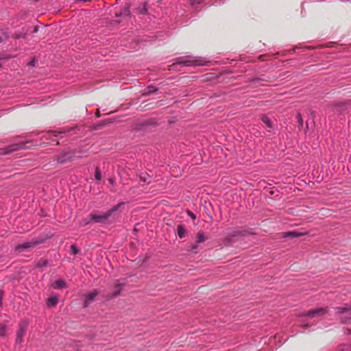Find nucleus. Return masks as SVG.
Wrapping results in <instances>:
<instances>
[{
	"mask_svg": "<svg viewBox=\"0 0 351 351\" xmlns=\"http://www.w3.org/2000/svg\"><path fill=\"white\" fill-rule=\"evenodd\" d=\"M7 332V326L5 324L0 323V336L5 337Z\"/></svg>",
	"mask_w": 351,
	"mask_h": 351,
	"instance_id": "nucleus-17",
	"label": "nucleus"
},
{
	"mask_svg": "<svg viewBox=\"0 0 351 351\" xmlns=\"http://www.w3.org/2000/svg\"><path fill=\"white\" fill-rule=\"evenodd\" d=\"M34 64H35V62H34V60H32V61H30V62H29V64H30L31 66H34Z\"/></svg>",
	"mask_w": 351,
	"mask_h": 351,
	"instance_id": "nucleus-33",
	"label": "nucleus"
},
{
	"mask_svg": "<svg viewBox=\"0 0 351 351\" xmlns=\"http://www.w3.org/2000/svg\"><path fill=\"white\" fill-rule=\"evenodd\" d=\"M80 156H75V151H68L62 153L60 155H59L57 157V162L60 164H64L67 162L71 161L77 158H79Z\"/></svg>",
	"mask_w": 351,
	"mask_h": 351,
	"instance_id": "nucleus-4",
	"label": "nucleus"
},
{
	"mask_svg": "<svg viewBox=\"0 0 351 351\" xmlns=\"http://www.w3.org/2000/svg\"><path fill=\"white\" fill-rule=\"evenodd\" d=\"M40 243H42V241H32L24 242L21 244L16 245L15 247V251L16 252L21 253L23 252L25 250L34 247L36 245Z\"/></svg>",
	"mask_w": 351,
	"mask_h": 351,
	"instance_id": "nucleus-5",
	"label": "nucleus"
},
{
	"mask_svg": "<svg viewBox=\"0 0 351 351\" xmlns=\"http://www.w3.org/2000/svg\"><path fill=\"white\" fill-rule=\"evenodd\" d=\"M92 217H93V214L87 216L86 217H85L80 222V226H86L88 224H90V223H94L93 219Z\"/></svg>",
	"mask_w": 351,
	"mask_h": 351,
	"instance_id": "nucleus-10",
	"label": "nucleus"
},
{
	"mask_svg": "<svg viewBox=\"0 0 351 351\" xmlns=\"http://www.w3.org/2000/svg\"><path fill=\"white\" fill-rule=\"evenodd\" d=\"M99 113H100V111H99V110H98L97 112H96V115L97 117H99Z\"/></svg>",
	"mask_w": 351,
	"mask_h": 351,
	"instance_id": "nucleus-35",
	"label": "nucleus"
},
{
	"mask_svg": "<svg viewBox=\"0 0 351 351\" xmlns=\"http://www.w3.org/2000/svg\"><path fill=\"white\" fill-rule=\"evenodd\" d=\"M187 213H188V215H189L192 219H195V214H194L193 212L188 210V211H187Z\"/></svg>",
	"mask_w": 351,
	"mask_h": 351,
	"instance_id": "nucleus-29",
	"label": "nucleus"
},
{
	"mask_svg": "<svg viewBox=\"0 0 351 351\" xmlns=\"http://www.w3.org/2000/svg\"><path fill=\"white\" fill-rule=\"evenodd\" d=\"M28 322L27 320H22L19 324V330L16 333L15 342L20 344L23 342V337L26 333Z\"/></svg>",
	"mask_w": 351,
	"mask_h": 351,
	"instance_id": "nucleus-3",
	"label": "nucleus"
},
{
	"mask_svg": "<svg viewBox=\"0 0 351 351\" xmlns=\"http://www.w3.org/2000/svg\"><path fill=\"white\" fill-rule=\"evenodd\" d=\"M177 63L183 66H201L204 64V60L202 58L193 56H183L177 58Z\"/></svg>",
	"mask_w": 351,
	"mask_h": 351,
	"instance_id": "nucleus-1",
	"label": "nucleus"
},
{
	"mask_svg": "<svg viewBox=\"0 0 351 351\" xmlns=\"http://www.w3.org/2000/svg\"><path fill=\"white\" fill-rule=\"evenodd\" d=\"M346 310H347L346 308H339V312H340V313H343V312H344V311H346Z\"/></svg>",
	"mask_w": 351,
	"mask_h": 351,
	"instance_id": "nucleus-32",
	"label": "nucleus"
},
{
	"mask_svg": "<svg viewBox=\"0 0 351 351\" xmlns=\"http://www.w3.org/2000/svg\"><path fill=\"white\" fill-rule=\"evenodd\" d=\"M301 234L298 232H296V231H290V232H285L284 234H283V237L287 238V237H298Z\"/></svg>",
	"mask_w": 351,
	"mask_h": 351,
	"instance_id": "nucleus-15",
	"label": "nucleus"
},
{
	"mask_svg": "<svg viewBox=\"0 0 351 351\" xmlns=\"http://www.w3.org/2000/svg\"><path fill=\"white\" fill-rule=\"evenodd\" d=\"M311 325H312V324H310L309 322H306V324H304L302 326V327L307 328L310 327Z\"/></svg>",
	"mask_w": 351,
	"mask_h": 351,
	"instance_id": "nucleus-30",
	"label": "nucleus"
},
{
	"mask_svg": "<svg viewBox=\"0 0 351 351\" xmlns=\"http://www.w3.org/2000/svg\"><path fill=\"white\" fill-rule=\"evenodd\" d=\"M141 179L143 180L144 182H149L151 181V178L149 176L147 177H143L141 176Z\"/></svg>",
	"mask_w": 351,
	"mask_h": 351,
	"instance_id": "nucleus-27",
	"label": "nucleus"
},
{
	"mask_svg": "<svg viewBox=\"0 0 351 351\" xmlns=\"http://www.w3.org/2000/svg\"><path fill=\"white\" fill-rule=\"evenodd\" d=\"M83 1H86L87 0H82Z\"/></svg>",
	"mask_w": 351,
	"mask_h": 351,
	"instance_id": "nucleus-37",
	"label": "nucleus"
},
{
	"mask_svg": "<svg viewBox=\"0 0 351 351\" xmlns=\"http://www.w3.org/2000/svg\"><path fill=\"white\" fill-rule=\"evenodd\" d=\"M25 148H27V146H26V143H25L12 144L8 148V150L5 153L8 154L12 152H15Z\"/></svg>",
	"mask_w": 351,
	"mask_h": 351,
	"instance_id": "nucleus-8",
	"label": "nucleus"
},
{
	"mask_svg": "<svg viewBox=\"0 0 351 351\" xmlns=\"http://www.w3.org/2000/svg\"><path fill=\"white\" fill-rule=\"evenodd\" d=\"M71 251L73 254H77L78 253V249L75 245H71Z\"/></svg>",
	"mask_w": 351,
	"mask_h": 351,
	"instance_id": "nucleus-23",
	"label": "nucleus"
},
{
	"mask_svg": "<svg viewBox=\"0 0 351 351\" xmlns=\"http://www.w3.org/2000/svg\"><path fill=\"white\" fill-rule=\"evenodd\" d=\"M95 178L98 181L101 180V175L98 169H96V170L95 171Z\"/></svg>",
	"mask_w": 351,
	"mask_h": 351,
	"instance_id": "nucleus-21",
	"label": "nucleus"
},
{
	"mask_svg": "<svg viewBox=\"0 0 351 351\" xmlns=\"http://www.w3.org/2000/svg\"><path fill=\"white\" fill-rule=\"evenodd\" d=\"M130 14V5H125L119 13H116L115 16L117 17L121 16H128Z\"/></svg>",
	"mask_w": 351,
	"mask_h": 351,
	"instance_id": "nucleus-9",
	"label": "nucleus"
},
{
	"mask_svg": "<svg viewBox=\"0 0 351 351\" xmlns=\"http://www.w3.org/2000/svg\"><path fill=\"white\" fill-rule=\"evenodd\" d=\"M261 120H262L263 123H264L265 124L266 127L269 130H271L272 128L271 122L269 118L267 116L263 115L262 117H261Z\"/></svg>",
	"mask_w": 351,
	"mask_h": 351,
	"instance_id": "nucleus-12",
	"label": "nucleus"
},
{
	"mask_svg": "<svg viewBox=\"0 0 351 351\" xmlns=\"http://www.w3.org/2000/svg\"><path fill=\"white\" fill-rule=\"evenodd\" d=\"M123 204H119L117 206H114L112 207L110 210H108L107 213H103V214H99V213H94L93 214V219L94 223H105L109 217L112 215L114 212L118 210V208L122 205Z\"/></svg>",
	"mask_w": 351,
	"mask_h": 351,
	"instance_id": "nucleus-2",
	"label": "nucleus"
},
{
	"mask_svg": "<svg viewBox=\"0 0 351 351\" xmlns=\"http://www.w3.org/2000/svg\"><path fill=\"white\" fill-rule=\"evenodd\" d=\"M326 312V309L324 308H319L312 311H309L306 313H304L302 315V316L308 318H313L316 317H319L325 314Z\"/></svg>",
	"mask_w": 351,
	"mask_h": 351,
	"instance_id": "nucleus-6",
	"label": "nucleus"
},
{
	"mask_svg": "<svg viewBox=\"0 0 351 351\" xmlns=\"http://www.w3.org/2000/svg\"><path fill=\"white\" fill-rule=\"evenodd\" d=\"M191 251L193 253H197L198 251V246L197 244H193L191 245Z\"/></svg>",
	"mask_w": 351,
	"mask_h": 351,
	"instance_id": "nucleus-24",
	"label": "nucleus"
},
{
	"mask_svg": "<svg viewBox=\"0 0 351 351\" xmlns=\"http://www.w3.org/2000/svg\"><path fill=\"white\" fill-rule=\"evenodd\" d=\"M240 233L241 232L239 230H232V232H230V234H231L232 237H235L240 234Z\"/></svg>",
	"mask_w": 351,
	"mask_h": 351,
	"instance_id": "nucleus-26",
	"label": "nucleus"
},
{
	"mask_svg": "<svg viewBox=\"0 0 351 351\" xmlns=\"http://www.w3.org/2000/svg\"><path fill=\"white\" fill-rule=\"evenodd\" d=\"M58 301V297L57 295H54V296L50 297L47 300V303L49 306H55L57 304Z\"/></svg>",
	"mask_w": 351,
	"mask_h": 351,
	"instance_id": "nucleus-11",
	"label": "nucleus"
},
{
	"mask_svg": "<svg viewBox=\"0 0 351 351\" xmlns=\"http://www.w3.org/2000/svg\"><path fill=\"white\" fill-rule=\"evenodd\" d=\"M53 287L57 289H60L66 287V283L63 280H58L56 281Z\"/></svg>",
	"mask_w": 351,
	"mask_h": 351,
	"instance_id": "nucleus-13",
	"label": "nucleus"
},
{
	"mask_svg": "<svg viewBox=\"0 0 351 351\" xmlns=\"http://www.w3.org/2000/svg\"><path fill=\"white\" fill-rule=\"evenodd\" d=\"M117 288L118 289L117 291L112 293V297H117L120 294V291L121 290V285L117 284Z\"/></svg>",
	"mask_w": 351,
	"mask_h": 351,
	"instance_id": "nucleus-19",
	"label": "nucleus"
},
{
	"mask_svg": "<svg viewBox=\"0 0 351 351\" xmlns=\"http://www.w3.org/2000/svg\"><path fill=\"white\" fill-rule=\"evenodd\" d=\"M98 295V292L96 290L92 291L84 295V306L87 307L90 305L95 299L97 295Z\"/></svg>",
	"mask_w": 351,
	"mask_h": 351,
	"instance_id": "nucleus-7",
	"label": "nucleus"
},
{
	"mask_svg": "<svg viewBox=\"0 0 351 351\" xmlns=\"http://www.w3.org/2000/svg\"><path fill=\"white\" fill-rule=\"evenodd\" d=\"M186 234V230L182 225H179L178 226V235L180 238L184 237Z\"/></svg>",
	"mask_w": 351,
	"mask_h": 351,
	"instance_id": "nucleus-16",
	"label": "nucleus"
},
{
	"mask_svg": "<svg viewBox=\"0 0 351 351\" xmlns=\"http://www.w3.org/2000/svg\"><path fill=\"white\" fill-rule=\"evenodd\" d=\"M297 119H298V121L299 124H300V125H302V123H303V121H302V119L301 114H299V113L297 114Z\"/></svg>",
	"mask_w": 351,
	"mask_h": 351,
	"instance_id": "nucleus-25",
	"label": "nucleus"
},
{
	"mask_svg": "<svg viewBox=\"0 0 351 351\" xmlns=\"http://www.w3.org/2000/svg\"><path fill=\"white\" fill-rule=\"evenodd\" d=\"M199 1H196V0H191V4L192 5H195V4H199Z\"/></svg>",
	"mask_w": 351,
	"mask_h": 351,
	"instance_id": "nucleus-31",
	"label": "nucleus"
},
{
	"mask_svg": "<svg viewBox=\"0 0 351 351\" xmlns=\"http://www.w3.org/2000/svg\"><path fill=\"white\" fill-rule=\"evenodd\" d=\"M3 41V38L1 36H0V43H1Z\"/></svg>",
	"mask_w": 351,
	"mask_h": 351,
	"instance_id": "nucleus-36",
	"label": "nucleus"
},
{
	"mask_svg": "<svg viewBox=\"0 0 351 351\" xmlns=\"http://www.w3.org/2000/svg\"><path fill=\"white\" fill-rule=\"evenodd\" d=\"M3 290H0V306H2V298H3Z\"/></svg>",
	"mask_w": 351,
	"mask_h": 351,
	"instance_id": "nucleus-28",
	"label": "nucleus"
},
{
	"mask_svg": "<svg viewBox=\"0 0 351 351\" xmlns=\"http://www.w3.org/2000/svg\"><path fill=\"white\" fill-rule=\"evenodd\" d=\"M109 182H110V184H113V183H114L113 179L112 178H110L109 179Z\"/></svg>",
	"mask_w": 351,
	"mask_h": 351,
	"instance_id": "nucleus-34",
	"label": "nucleus"
},
{
	"mask_svg": "<svg viewBox=\"0 0 351 351\" xmlns=\"http://www.w3.org/2000/svg\"><path fill=\"white\" fill-rule=\"evenodd\" d=\"M206 237L203 232H199L197 234V243H201L206 240Z\"/></svg>",
	"mask_w": 351,
	"mask_h": 351,
	"instance_id": "nucleus-14",
	"label": "nucleus"
},
{
	"mask_svg": "<svg viewBox=\"0 0 351 351\" xmlns=\"http://www.w3.org/2000/svg\"><path fill=\"white\" fill-rule=\"evenodd\" d=\"M157 88H156V86H153V85H150V86H148L147 87V89H146V91H145V94H149V93H155L157 91Z\"/></svg>",
	"mask_w": 351,
	"mask_h": 351,
	"instance_id": "nucleus-18",
	"label": "nucleus"
},
{
	"mask_svg": "<svg viewBox=\"0 0 351 351\" xmlns=\"http://www.w3.org/2000/svg\"><path fill=\"white\" fill-rule=\"evenodd\" d=\"M138 12L140 14H145L147 12V3H144L143 7L138 9Z\"/></svg>",
	"mask_w": 351,
	"mask_h": 351,
	"instance_id": "nucleus-20",
	"label": "nucleus"
},
{
	"mask_svg": "<svg viewBox=\"0 0 351 351\" xmlns=\"http://www.w3.org/2000/svg\"><path fill=\"white\" fill-rule=\"evenodd\" d=\"M47 265V260L40 261L37 263V266L39 267L46 266Z\"/></svg>",
	"mask_w": 351,
	"mask_h": 351,
	"instance_id": "nucleus-22",
	"label": "nucleus"
}]
</instances>
